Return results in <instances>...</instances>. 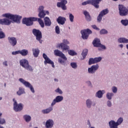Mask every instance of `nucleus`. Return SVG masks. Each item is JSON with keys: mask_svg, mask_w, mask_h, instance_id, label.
<instances>
[{"mask_svg": "<svg viewBox=\"0 0 128 128\" xmlns=\"http://www.w3.org/2000/svg\"><path fill=\"white\" fill-rule=\"evenodd\" d=\"M109 126L110 128H118V125L117 124L116 122L114 120H110L109 122Z\"/></svg>", "mask_w": 128, "mask_h": 128, "instance_id": "22", "label": "nucleus"}, {"mask_svg": "<svg viewBox=\"0 0 128 128\" xmlns=\"http://www.w3.org/2000/svg\"><path fill=\"white\" fill-rule=\"evenodd\" d=\"M94 64H96V61L94 60V58H90L88 62L89 66Z\"/></svg>", "mask_w": 128, "mask_h": 128, "instance_id": "35", "label": "nucleus"}, {"mask_svg": "<svg viewBox=\"0 0 128 128\" xmlns=\"http://www.w3.org/2000/svg\"><path fill=\"white\" fill-rule=\"evenodd\" d=\"M4 66H8V62L7 61H4L3 62Z\"/></svg>", "mask_w": 128, "mask_h": 128, "instance_id": "57", "label": "nucleus"}, {"mask_svg": "<svg viewBox=\"0 0 128 128\" xmlns=\"http://www.w3.org/2000/svg\"><path fill=\"white\" fill-rule=\"evenodd\" d=\"M2 116V114L0 112V116Z\"/></svg>", "mask_w": 128, "mask_h": 128, "instance_id": "62", "label": "nucleus"}, {"mask_svg": "<svg viewBox=\"0 0 128 128\" xmlns=\"http://www.w3.org/2000/svg\"><path fill=\"white\" fill-rule=\"evenodd\" d=\"M2 100V98L0 96V100Z\"/></svg>", "mask_w": 128, "mask_h": 128, "instance_id": "63", "label": "nucleus"}, {"mask_svg": "<svg viewBox=\"0 0 128 128\" xmlns=\"http://www.w3.org/2000/svg\"><path fill=\"white\" fill-rule=\"evenodd\" d=\"M114 96V94L108 92L106 94V98L108 100H112V96Z\"/></svg>", "mask_w": 128, "mask_h": 128, "instance_id": "40", "label": "nucleus"}, {"mask_svg": "<svg viewBox=\"0 0 128 128\" xmlns=\"http://www.w3.org/2000/svg\"><path fill=\"white\" fill-rule=\"evenodd\" d=\"M14 103V110L15 112H21L24 108V104L22 103L18 104V102L16 100L15 98H13Z\"/></svg>", "mask_w": 128, "mask_h": 128, "instance_id": "7", "label": "nucleus"}, {"mask_svg": "<svg viewBox=\"0 0 128 128\" xmlns=\"http://www.w3.org/2000/svg\"><path fill=\"white\" fill-rule=\"evenodd\" d=\"M24 120H25L26 122H30V120H32V117H30V116L28 115H24Z\"/></svg>", "mask_w": 128, "mask_h": 128, "instance_id": "31", "label": "nucleus"}, {"mask_svg": "<svg viewBox=\"0 0 128 128\" xmlns=\"http://www.w3.org/2000/svg\"><path fill=\"white\" fill-rule=\"evenodd\" d=\"M92 44H94V46H96V48H98L99 46H100V39L96 38L93 42Z\"/></svg>", "mask_w": 128, "mask_h": 128, "instance_id": "20", "label": "nucleus"}, {"mask_svg": "<svg viewBox=\"0 0 128 128\" xmlns=\"http://www.w3.org/2000/svg\"><path fill=\"white\" fill-rule=\"evenodd\" d=\"M44 64H52V68H54V62L52 61L50 58H47L46 60H45V61L44 62Z\"/></svg>", "mask_w": 128, "mask_h": 128, "instance_id": "23", "label": "nucleus"}, {"mask_svg": "<svg viewBox=\"0 0 128 128\" xmlns=\"http://www.w3.org/2000/svg\"><path fill=\"white\" fill-rule=\"evenodd\" d=\"M84 16H85V18L87 22H90L92 20V17H90V12H88L86 10H84L83 12Z\"/></svg>", "mask_w": 128, "mask_h": 128, "instance_id": "19", "label": "nucleus"}, {"mask_svg": "<svg viewBox=\"0 0 128 128\" xmlns=\"http://www.w3.org/2000/svg\"><path fill=\"white\" fill-rule=\"evenodd\" d=\"M25 68L30 72H34V68H32V67L30 66V64H28L26 67H25Z\"/></svg>", "mask_w": 128, "mask_h": 128, "instance_id": "36", "label": "nucleus"}, {"mask_svg": "<svg viewBox=\"0 0 128 128\" xmlns=\"http://www.w3.org/2000/svg\"><path fill=\"white\" fill-rule=\"evenodd\" d=\"M118 46L120 48H124V45L122 44H119Z\"/></svg>", "mask_w": 128, "mask_h": 128, "instance_id": "59", "label": "nucleus"}, {"mask_svg": "<svg viewBox=\"0 0 128 128\" xmlns=\"http://www.w3.org/2000/svg\"><path fill=\"white\" fill-rule=\"evenodd\" d=\"M104 94V93L102 92V90H98L96 94V96L97 98H102V95Z\"/></svg>", "mask_w": 128, "mask_h": 128, "instance_id": "32", "label": "nucleus"}, {"mask_svg": "<svg viewBox=\"0 0 128 128\" xmlns=\"http://www.w3.org/2000/svg\"><path fill=\"white\" fill-rule=\"evenodd\" d=\"M112 92H114V94H116V92H118V88L114 86L112 88Z\"/></svg>", "mask_w": 128, "mask_h": 128, "instance_id": "52", "label": "nucleus"}, {"mask_svg": "<svg viewBox=\"0 0 128 128\" xmlns=\"http://www.w3.org/2000/svg\"><path fill=\"white\" fill-rule=\"evenodd\" d=\"M32 32L34 36H36V40H38L40 44H42V32L39 30L34 28L32 30Z\"/></svg>", "mask_w": 128, "mask_h": 128, "instance_id": "5", "label": "nucleus"}, {"mask_svg": "<svg viewBox=\"0 0 128 128\" xmlns=\"http://www.w3.org/2000/svg\"><path fill=\"white\" fill-rule=\"evenodd\" d=\"M54 120H48L46 122V128H52L54 126Z\"/></svg>", "mask_w": 128, "mask_h": 128, "instance_id": "18", "label": "nucleus"}, {"mask_svg": "<svg viewBox=\"0 0 128 128\" xmlns=\"http://www.w3.org/2000/svg\"><path fill=\"white\" fill-rule=\"evenodd\" d=\"M119 14L121 16H126L128 14V9L123 4L118 5Z\"/></svg>", "mask_w": 128, "mask_h": 128, "instance_id": "6", "label": "nucleus"}, {"mask_svg": "<svg viewBox=\"0 0 128 128\" xmlns=\"http://www.w3.org/2000/svg\"><path fill=\"white\" fill-rule=\"evenodd\" d=\"M98 68L100 66H98V64H96V65H93L90 68H88V72L89 74H94L98 70Z\"/></svg>", "mask_w": 128, "mask_h": 128, "instance_id": "12", "label": "nucleus"}, {"mask_svg": "<svg viewBox=\"0 0 128 128\" xmlns=\"http://www.w3.org/2000/svg\"><path fill=\"white\" fill-rule=\"evenodd\" d=\"M6 38L4 33L2 32H0V38Z\"/></svg>", "mask_w": 128, "mask_h": 128, "instance_id": "47", "label": "nucleus"}, {"mask_svg": "<svg viewBox=\"0 0 128 128\" xmlns=\"http://www.w3.org/2000/svg\"><path fill=\"white\" fill-rule=\"evenodd\" d=\"M87 84H88V86H92V83L90 81L87 82Z\"/></svg>", "mask_w": 128, "mask_h": 128, "instance_id": "58", "label": "nucleus"}, {"mask_svg": "<svg viewBox=\"0 0 128 128\" xmlns=\"http://www.w3.org/2000/svg\"><path fill=\"white\" fill-rule=\"evenodd\" d=\"M92 32L89 28L81 30L82 38L83 40H88L90 34H92Z\"/></svg>", "mask_w": 128, "mask_h": 128, "instance_id": "8", "label": "nucleus"}, {"mask_svg": "<svg viewBox=\"0 0 128 128\" xmlns=\"http://www.w3.org/2000/svg\"><path fill=\"white\" fill-rule=\"evenodd\" d=\"M18 96H22L23 94H24V88H19L18 91L16 92Z\"/></svg>", "mask_w": 128, "mask_h": 128, "instance_id": "27", "label": "nucleus"}, {"mask_svg": "<svg viewBox=\"0 0 128 128\" xmlns=\"http://www.w3.org/2000/svg\"><path fill=\"white\" fill-rule=\"evenodd\" d=\"M20 54V50L12 52V54L16 56V54Z\"/></svg>", "mask_w": 128, "mask_h": 128, "instance_id": "49", "label": "nucleus"}, {"mask_svg": "<svg viewBox=\"0 0 128 128\" xmlns=\"http://www.w3.org/2000/svg\"><path fill=\"white\" fill-rule=\"evenodd\" d=\"M108 32V30L106 29H102L100 31V34H106Z\"/></svg>", "mask_w": 128, "mask_h": 128, "instance_id": "38", "label": "nucleus"}, {"mask_svg": "<svg viewBox=\"0 0 128 128\" xmlns=\"http://www.w3.org/2000/svg\"><path fill=\"white\" fill-rule=\"evenodd\" d=\"M88 49H84V50H83L82 54V56L83 57L82 60H84V58H86L88 54Z\"/></svg>", "mask_w": 128, "mask_h": 128, "instance_id": "28", "label": "nucleus"}, {"mask_svg": "<svg viewBox=\"0 0 128 128\" xmlns=\"http://www.w3.org/2000/svg\"><path fill=\"white\" fill-rule=\"evenodd\" d=\"M70 66L72 68H78V64L76 62H71Z\"/></svg>", "mask_w": 128, "mask_h": 128, "instance_id": "43", "label": "nucleus"}, {"mask_svg": "<svg viewBox=\"0 0 128 128\" xmlns=\"http://www.w3.org/2000/svg\"><path fill=\"white\" fill-rule=\"evenodd\" d=\"M38 16H39L40 18H44L46 16V13H44V11H39Z\"/></svg>", "mask_w": 128, "mask_h": 128, "instance_id": "30", "label": "nucleus"}, {"mask_svg": "<svg viewBox=\"0 0 128 128\" xmlns=\"http://www.w3.org/2000/svg\"><path fill=\"white\" fill-rule=\"evenodd\" d=\"M86 106L88 108H90V106H92V102L90 100H88L86 101Z\"/></svg>", "mask_w": 128, "mask_h": 128, "instance_id": "41", "label": "nucleus"}, {"mask_svg": "<svg viewBox=\"0 0 128 128\" xmlns=\"http://www.w3.org/2000/svg\"><path fill=\"white\" fill-rule=\"evenodd\" d=\"M102 0H88L82 2V6H86V4H92L96 8H100V2Z\"/></svg>", "mask_w": 128, "mask_h": 128, "instance_id": "4", "label": "nucleus"}, {"mask_svg": "<svg viewBox=\"0 0 128 128\" xmlns=\"http://www.w3.org/2000/svg\"><path fill=\"white\" fill-rule=\"evenodd\" d=\"M38 22L41 28H44V23L40 18L31 17L29 18H24L22 20V24H26L28 26H32L34 24V22Z\"/></svg>", "mask_w": 128, "mask_h": 128, "instance_id": "1", "label": "nucleus"}, {"mask_svg": "<svg viewBox=\"0 0 128 128\" xmlns=\"http://www.w3.org/2000/svg\"><path fill=\"white\" fill-rule=\"evenodd\" d=\"M66 4H68L66 0H62L60 2L57 3V6H58V8H62L63 10H66Z\"/></svg>", "mask_w": 128, "mask_h": 128, "instance_id": "11", "label": "nucleus"}, {"mask_svg": "<svg viewBox=\"0 0 128 128\" xmlns=\"http://www.w3.org/2000/svg\"><path fill=\"white\" fill-rule=\"evenodd\" d=\"M121 24H123V26H126L128 24V20H121Z\"/></svg>", "mask_w": 128, "mask_h": 128, "instance_id": "34", "label": "nucleus"}, {"mask_svg": "<svg viewBox=\"0 0 128 128\" xmlns=\"http://www.w3.org/2000/svg\"><path fill=\"white\" fill-rule=\"evenodd\" d=\"M20 66L24 68H26V66H28L29 64L28 61L26 59H22L20 60Z\"/></svg>", "mask_w": 128, "mask_h": 128, "instance_id": "17", "label": "nucleus"}, {"mask_svg": "<svg viewBox=\"0 0 128 128\" xmlns=\"http://www.w3.org/2000/svg\"><path fill=\"white\" fill-rule=\"evenodd\" d=\"M100 48H102L103 50H106V46L104 45H102V44H100V46H99Z\"/></svg>", "mask_w": 128, "mask_h": 128, "instance_id": "56", "label": "nucleus"}, {"mask_svg": "<svg viewBox=\"0 0 128 128\" xmlns=\"http://www.w3.org/2000/svg\"><path fill=\"white\" fill-rule=\"evenodd\" d=\"M92 28L96 30H100V28H98L96 25H92Z\"/></svg>", "mask_w": 128, "mask_h": 128, "instance_id": "51", "label": "nucleus"}, {"mask_svg": "<svg viewBox=\"0 0 128 128\" xmlns=\"http://www.w3.org/2000/svg\"><path fill=\"white\" fill-rule=\"evenodd\" d=\"M8 40L10 44L12 46H16V44H18V41H16V38L14 37H8Z\"/></svg>", "mask_w": 128, "mask_h": 128, "instance_id": "13", "label": "nucleus"}, {"mask_svg": "<svg viewBox=\"0 0 128 128\" xmlns=\"http://www.w3.org/2000/svg\"><path fill=\"white\" fill-rule=\"evenodd\" d=\"M69 18L71 22H74V15H72V14H70Z\"/></svg>", "mask_w": 128, "mask_h": 128, "instance_id": "42", "label": "nucleus"}, {"mask_svg": "<svg viewBox=\"0 0 128 128\" xmlns=\"http://www.w3.org/2000/svg\"><path fill=\"white\" fill-rule=\"evenodd\" d=\"M108 106L110 107L112 106V102L110 100H108L107 102Z\"/></svg>", "mask_w": 128, "mask_h": 128, "instance_id": "53", "label": "nucleus"}, {"mask_svg": "<svg viewBox=\"0 0 128 128\" xmlns=\"http://www.w3.org/2000/svg\"><path fill=\"white\" fill-rule=\"evenodd\" d=\"M64 100V97L62 96H58L56 97L55 99L52 102V106H54L56 102H60Z\"/></svg>", "mask_w": 128, "mask_h": 128, "instance_id": "16", "label": "nucleus"}, {"mask_svg": "<svg viewBox=\"0 0 128 128\" xmlns=\"http://www.w3.org/2000/svg\"><path fill=\"white\" fill-rule=\"evenodd\" d=\"M46 14H50V12H48V11H46Z\"/></svg>", "mask_w": 128, "mask_h": 128, "instance_id": "60", "label": "nucleus"}, {"mask_svg": "<svg viewBox=\"0 0 128 128\" xmlns=\"http://www.w3.org/2000/svg\"><path fill=\"white\" fill-rule=\"evenodd\" d=\"M54 54H55L56 56H60L61 58L58 59V62L61 64H63V66H66V62L68 60V58H66L62 52L58 50H54Z\"/></svg>", "mask_w": 128, "mask_h": 128, "instance_id": "2", "label": "nucleus"}, {"mask_svg": "<svg viewBox=\"0 0 128 128\" xmlns=\"http://www.w3.org/2000/svg\"><path fill=\"white\" fill-rule=\"evenodd\" d=\"M44 22L46 26H52V21H50V19L48 17H46L44 18Z\"/></svg>", "mask_w": 128, "mask_h": 128, "instance_id": "21", "label": "nucleus"}, {"mask_svg": "<svg viewBox=\"0 0 128 128\" xmlns=\"http://www.w3.org/2000/svg\"><path fill=\"white\" fill-rule=\"evenodd\" d=\"M33 54L34 58H38L40 54V50L38 48H33L32 49Z\"/></svg>", "mask_w": 128, "mask_h": 128, "instance_id": "24", "label": "nucleus"}, {"mask_svg": "<svg viewBox=\"0 0 128 128\" xmlns=\"http://www.w3.org/2000/svg\"><path fill=\"white\" fill-rule=\"evenodd\" d=\"M66 18L62 17V16H58V18L56 19V22L58 24H62V26L66 24Z\"/></svg>", "mask_w": 128, "mask_h": 128, "instance_id": "14", "label": "nucleus"}, {"mask_svg": "<svg viewBox=\"0 0 128 128\" xmlns=\"http://www.w3.org/2000/svg\"><path fill=\"white\" fill-rule=\"evenodd\" d=\"M3 16L6 18H10L17 24L20 22V20H22V16L18 15H12L10 14H3Z\"/></svg>", "mask_w": 128, "mask_h": 128, "instance_id": "3", "label": "nucleus"}, {"mask_svg": "<svg viewBox=\"0 0 128 128\" xmlns=\"http://www.w3.org/2000/svg\"><path fill=\"white\" fill-rule=\"evenodd\" d=\"M55 30L57 34H60V27L58 26H56Z\"/></svg>", "mask_w": 128, "mask_h": 128, "instance_id": "44", "label": "nucleus"}, {"mask_svg": "<svg viewBox=\"0 0 128 128\" xmlns=\"http://www.w3.org/2000/svg\"><path fill=\"white\" fill-rule=\"evenodd\" d=\"M108 14V9L104 10L100 12V14L103 16H106V14Z\"/></svg>", "mask_w": 128, "mask_h": 128, "instance_id": "33", "label": "nucleus"}, {"mask_svg": "<svg viewBox=\"0 0 128 128\" xmlns=\"http://www.w3.org/2000/svg\"><path fill=\"white\" fill-rule=\"evenodd\" d=\"M118 42L120 44H128V39L126 38H120L118 39Z\"/></svg>", "mask_w": 128, "mask_h": 128, "instance_id": "26", "label": "nucleus"}, {"mask_svg": "<svg viewBox=\"0 0 128 128\" xmlns=\"http://www.w3.org/2000/svg\"><path fill=\"white\" fill-rule=\"evenodd\" d=\"M63 43H61L58 45V48H61L62 50H68L70 48V46L66 44H68V41L66 40H63Z\"/></svg>", "mask_w": 128, "mask_h": 128, "instance_id": "10", "label": "nucleus"}, {"mask_svg": "<svg viewBox=\"0 0 128 128\" xmlns=\"http://www.w3.org/2000/svg\"><path fill=\"white\" fill-rule=\"evenodd\" d=\"M39 12H44V6H40L38 8Z\"/></svg>", "mask_w": 128, "mask_h": 128, "instance_id": "54", "label": "nucleus"}, {"mask_svg": "<svg viewBox=\"0 0 128 128\" xmlns=\"http://www.w3.org/2000/svg\"><path fill=\"white\" fill-rule=\"evenodd\" d=\"M20 54L22 56H28V50L26 49L20 50Z\"/></svg>", "mask_w": 128, "mask_h": 128, "instance_id": "25", "label": "nucleus"}, {"mask_svg": "<svg viewBox=\"0 0 128 128\" xmlns=\"http://www.w3.org/2000/svg\"><path fill=\"white\" fill-rule=\"evenodd\" d=\"M43 58L44 60H46L48 58V56H46V54H43Z\"/></svg>", "mask_w": 128, "mask_h": 128, "instance_id": "55", "label": "nucleus"}, {"mask_svg": "<svg viewBox=\"0 0 128 128\" xmlns=\"http://www.w3.org/2000/svg\"><path fill=\"white\" fill-rule=\"evenodd\" d=\"M19 80L20 82L23 84H24L26 88H30L31 92H32L33 93L34 92V87H32V86L29 82L24 80L22 79V78H20Z\"/></svg>", "mask_w": 128, "mask_h": 128, "instance_id": "9", "label": "nucleus"}, {"mask_svg": "<svg viewBox=\"0 0 128 128\" xmlns=\"http://www.w3.org/2000/svg\"><path fill=\"white\" fill-rule=\"evenodd\" d=\"M114 2H118V0H113Z\"/></svg>", "mask_w": 128, "mask_h": 128, "instance_id": "64", "label": "nucleus"}, {"mask_svg": "<svg viewBox=\"0 0 128 128\" xmlns=\"http://www.w3.org/2000/svg\"><path fill=\"white\" fill-rule=\"evenodd\" d=\"M102 15H101L100 14H99L98 16V22H102Z\"/></svg>", "mask_w": 128, "mask_h": 128, "instance_id": "48", "label": "nucleus"}, {"mask_svg": "<svg viewBox=\"0 0 128 128\" xmlns=\"http://www.w3.org/2000/svg\"><path fill=\"white\" fill-rule=\"evenodd\" d=\"M54 81L55 82H58V79H56V78H55L54 79Z\"/></svg>", "mask_w": 128, "mask_h": 128, "instance_id": "61", "label": "nucleus"}, {"mask_svg": "<svg viewBox=\"0 0 128 128\" xmlns=\"http://www.w3.org/2000/svg\"><path fill=\"white\" fill-rule=\"evenodd\" d=\"M56 92H58V94H62V90H60V89L59 88H57L56 90Z\"/></svg>", "mask_w": 128, "mask_h": 128, "instance_id": "50", "label": "nucleus"}, {"mask_svg": "<svg viewBox=\"0 0 128 128\" xmlns=\"http://www.w3.org/2000/svg\"><path fill=\"white\" fill-rule=\"evenodd\" d=\"M94 60H95V63L96 64V62H100L102 60V57L96 58H94Z\"/></svg>", "mask_w": 128, "mask_h": 128, "instance_id": "45", "label": "nucleus"}, {"mask_svg": "<svg viewBox=\"0 0 128 128\" xmlns=\"http://www.w3.org/2000/svg\"><path fill=\"white\" fill-rule=\"evenodd\" d=\"M6 124V120L4 118H0V124Z\"/></svg>", "mask_w": 128, "mask_h": 128, "instance_id": "46", "label": "nucleus"}, {"mask_svg": "<svg viewBox=\"0 0 128 128\" xmlns=\"http://www.w3.org/2000/svg\"><path fill=\"white\" fill-rule=\"evenodd\" d=\"M68 52L70 56H76V52H74V51L72 50H68Z\"/></svg>", "mask_w": 128, "mask_h": 128, "instance_id": "37", "label": "nucleus"}, {"mask_svg": "<svg viewBox=\"0 0 128 128\" xmlns=\"http://www.w3.org/2000/svg\"><path fill=\"white\" fill-rule=\"evenodd\" d=\"M52 110V108L50 107L48 108L42 110V114H49V112H50Z\"/></svg>", "mask_w": 128, "mask_h": 128, "instance_id": "29", "label": "nucleus"}, {"mask_svg": "<svg viewBox=\"0 0 128 128\" xmlns=\"http://www.w3.org/2000/svg\"><path fill=\"white\" fill-rule=\"evenodd\" d=\"M12 24V21L6 18L3 19H0V24H4L5 26H10Z\"/></svg>", "mask_w": 128, "mask_h": 128, "instance_id": "15", "label": "nucleus"}, {"mask_svg": "<svg viewBox=\"0 0 128 128\" xmlns=\"http://www.w3.org/2000/svg\"><path fill=\"white\" fill-rule=\"evenodd\" d=\"M122 122H124V119H122V118H120L118 120L116 124H117L118 126H120V124H122Z\"/></svg>", "mask_w": 128, "mask_h": 128, "instance_id": "39", "label": "nucleus"}]
</instances>
